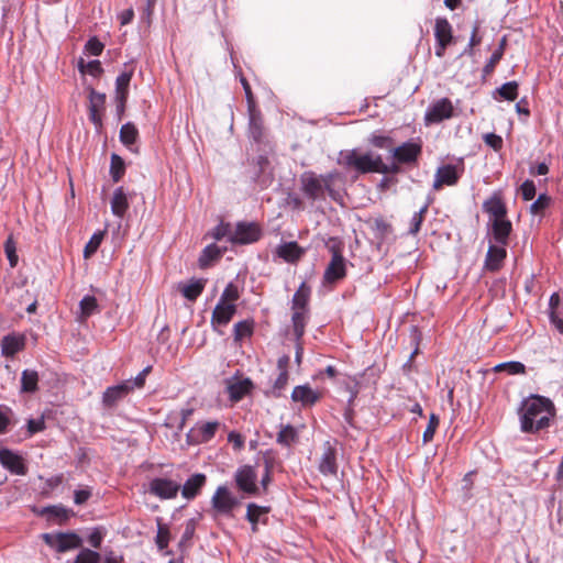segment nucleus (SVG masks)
<instances>
[{
    "instance_id": "43",
    "label": "nucleus",
    "mask_w": 563,
    "mask_h": 563,
    "mask_svg": "<svg viewBox=\"0 0 563 563\" xmlns=\"http://www.w3.org/2000/svg\"><path fill=\"white\" fill-rule=\"evenodd\" d=\"M429 203H424L419 211L415 212L410 220V225L408 230V234L415 236L419 233L421 229V224L424 220V216L428 212Z\"/></svg>"
},
{
    "instance_id": "25",
    "label": "nucleus",
    "mask_w": 563,
    "mask_h": 563,
    "mask_svg": "<svg viewBox=\"0 0 563 563\" xmlns=\"http://www.w3.org/2000/svg\"><path fill=\"white\" fill-rule=\"evenodd\" d=\"M277 255L288 263H296L305 254V250L297 242L283 243L277 247Z\"/></svg>"
},
{
    "instance_id": "48",
    "label": "nucleus",
    "mask_w": 563,
    "mask_h": 563,
    "mask_svg": "<svg viewBox=\"0 0 563 563\" xmlns=\"http://www.w3.org/2000/svg\"><path fill=\"white\" fill-rule=\"evenodd\" d=\"M78 67L81 73H88L93 77L100 76L103 71L101 63L98 59H93L85 64L84 59L81 58L78 63Z\"/></svg>"
},
{
    "instance_id": "47",
    "label": "nucleus",
    "mask_w": 563,
    "mask_h": 563,
    "mask_svg": "<svg viewBox=\"0 0 563 563\" xmlns=\"http://www.w3.org/2000/svg\"><path fill=\"white\" fill-rule=\"evenodd\" d=\"M496 92L505 100L515 101L518 97V82L508 81L496 89Z\"/></svg>"
},
{
    "instance_id": "5",
    "label": "nucleus",
    "mask_w": 563,
    "mask_h": 563,
    "mask_svg": "<svg viewBox=\"0 0 563 563\" xmlns=\"http://www.w3.org/2000/svg\"><path fill=\"white\" fill-rule=\"evenodd\" d=\"M422 154L420 142L407 141L391 150L393 159L407 166H416Z\"/></svg>"
},
{
    "instance_id": "33",
    "label": "nucleus",
    "mask_w": 563,
    "mask_h": 563,
    "mask_svg": "<svg viewBox=\"0 0 563 563\" xmlns=\"http://www.w3.org/2000/svg\"><path fill=\"white\" fill-rule=\"evenodd\" d=\"M41 514L47 516L48 520L55 519L62 523L67 521L74 512L63 505H54L45 507Z\"/></svg>"
},
{
    "instance_id": "59",
    "label": "nucleus",
    "mask_w": 563,
    "mask_h": 563,
    "mask_svg": "<svg viewBox=\"0 0 563 563\" xmlns=\"http://www.w3.org/2000/svg\"><path fill=\"white\" fill-rule=\"evenodd\" d=\"M232 234L231 224L225 222H220L211 232V236L214 240H221L225 236H229Z\"/></svg>"
},
{
    "instance_id": "21",
    "label": "nucleus",
    "mask_w": 563,
    "mask_h": 563,
    "mask_svg": "<svg viewBox=\"0 0 563 563\" xmlns=\"http://www.w3.org/2000/svg\"><path fill=\"white\" fill-rule=\"evenodd\" d=\"M236 312L235 303L218 302L212 311L211 324L227 325Z\"/></svg>"
},
{
    "instance_id": "28",
    "label": "nucleus",
    "mask_w": 563,
    "mask_h": 563,
    "mask_svg": "<svg viewBox=\"0 0 563 563\" xmlns=\"http://www.w3.org/2000/svg\"><path fill=\"white\" fill-rule=\"evenodd\" d=\"M435 42L451 44L453 42L452 25L445 18H437L434 24Z\"/></svg>"
},
{
    "instance_id": "24",
    "label": "nucleus",
    "mask_w": 563,
    "mask_h": 563,
    "mask_svg": "<svg viewBox=\"0 0 563 563\" xmlns=\"http://www.w3.org/2000/svg\"><path fill=\"white\" fill-rule=\"evenodd\" d=\"M483 210L493 219L501 220L507 216V208L501 197L493 195L489 199L484 201Z\"/></svg>"
},
{
    "instance_id": "17",
    "label": "nucleus",
    "mask_w": 563,
    "mask_h": 563,
    "mask_svg": "<svg viewBox=\"0 0 563 563\" xmlns=\"http://www.w3.org/2000/svg\"><path fill=\"white\" fill-rule=\"evenodd\" d=\"M291 399L300 402L302 407H312L321 399V394L313 390L308 384L296 386L291 393Z\"/></svg>"
},
{
    "instance_id": "38",
    "label": "nucleus",
    "mask_w": 563,
    "mask_h": 563,
    "mask_svg": "<svg viewBox=\"0 0 563 563\" xmlns=\"http://www.w3.org/2000/svg\"><path fill=\"white\" fill-rule=\"evenodd\" d=\"M253 332L254 321L252 319L239 321L233 328L234 341L241 342L243 339L252 336Z\"/></svg>"
},
{
    "instance_id": "1",
    "label": "nucleus",
    "mask_w": 563,
    "mask_h": 563,
    "mask_svg": "<svg viewBox=\"0 0 563 563\" xmlns=\"http://www.w3.org/2000/svg\"><path fill=\"white\" fill-rule=\"evenodd\" d=\"M554 416L555 407L549 398L531 395L519 408L520 429L525 433H536L548 428Z\"/></svg>"
},
{
    "instance_id": "2",
    "label": "nucleus",
    "mask_w": 563,
    "mask_h": 563,
    "mask_svg": "<svg viewBox=\"0 0 563 563\" xmlns=\"http://www.w3.org/2000/svg\"><path fill=\"white\" fill-rule=\"evenodd\" d=\"M340 179L341 174L338 170H331L321 175L307 170L299 178L300 191L310 201H324L327 196L338 201L341 196L334 188V184Z\"/></svg>"
},
{
    "instance_id": "19",
    "label": "nucleus",
    "mask_w": 563,
    "mask_h": 563,
    "mask_svg": "<svg viewBox=\"0 0 563 563\" xmlns=\"http://www.w3.org/2000/svg\"><path fill=\"white\" fill-rule=\"evenodd\" d=\"M507 256L506 246L490 244L486 253L485 268L489 272H497L501 268Z\"/></svg>"
},
{
    "instance_id": "37",
    "label": "nucleus",
    "mask_w": 563,
    "mask_h": 563,
    "mask_svg": "<svg viewBox=\"0 0 563 563\" xmlns=\"http://www.w3.org/2000/svg\"><path fill=\"white\" fill-rule=\"evenodd\" d=\"M506 43H507V38H506V36H504L500 40L498 47L495 49V52L492 54L488 62L484 66V68H483L484 76L490 75L494 71L496 65L500 62V59L504 56Z\"/></svg>"
},
{
    "instance_id": "44",
    "label": "nucleus",
    "mask_w": 563,
    "mask_h": 563,
    "mask_svg": "<svg viewBox=\"0 0 563 563\" xmlns=\"http://www.w3.org/2000/svg\"><path fill=\"white\" fill-rule=\"evenodd\" d=\"M101 554L88 548L80 549L74 561L67 563H100Z\"/></svg>"
},
{
    "instance_id": "45",
    "label": "nucleus",
    "mask_w": 563,
    "mask_h": 563,
    "mask_svg": "<svg viewBox=\"0 0 563 563\" xmlns=\"http://www.w3.org/2000/svg\"><path fill=\"white\" fill-rule=\"evenodd\" d=\"M494 371L499 372H506L509 375H517V374H525L526 373V366L523 363L518 361H510L497 364L494 367Z\"/></svg>"
},
{
    "instance_id": "9",
    "label": "nucleus",
    "mask_w": 563,
    "mask_h": 563,
    "mask_svg": "<svg viewBox=\"0 0 563 563\" xmlns=\"http://www.w3.org/2000/svg\"><path fill=\"white\" fill-rule=\"evenodd\" d=\"M213 509L221 515H231L232 510L239 505V500L234 497L228 487L219 486L211 498Z\"/></svg>"
},
{
    "instance_id": "46",
    "label": "nucleus",
    "mask_w": 563,
    "mask_h": 563,
    "mask_svg": "<svg viewBox=\"0 0 563 563\" xmlns=\"http://www.w3.org/2000/svg\"><path fill=\"white\" fill-rule=\"evenodd\" d=\"M79 307H80V314H81L82 319L90 317L92 313H95L98 310V302H97L96 297L89 296V295L85 296L80 300Z\"/></svg>"
},
{
    "instance_id": "20",
    "label": "nucleus",
    "mask_w": 563,
    "mask_h": 563,
    "mask_svg": "<svg viewBox=\"0 0 563 563\" xmlns=\"http://www.w3.org/2000/svg\"><path fill=\"white\" fill-rule=\"evenodd\" d=\"M206 483L207 476L205 474L196 473L191 475L180 487L183 497L188 500L196 498L200 494V490L206 485Z\"/></svg>"
},
{
    "instance_id": "60",
    "label": "nucleus",
    "mask_w": 563,
    "mask_h": 563,
    "mask_svg": "<svg viewBox=\"0 0 563 563\" xmlns=\"http://www.w3.org/2000/svg\"><path fill=\"white\" fill-rule=\"evenodd\" d=\"M103 48V43H101L97 37L89 38L85 45L86 52L93 56L101 55Z\"/></svg>"
},
{
    "instance_id": "4",
    "label": "nucleus",
    "mask_w": 563,
    "mask_h": 563,
    "mask_svg": "<svg viewBox=\"0 0 563 563\" xmlns=\"http://www.w3.org/2000/svg\"><path fill=\"white\" fill-rule=\"evenodd\" d=\"M42 539L46 545L58 553H64L82 545V539L75 532L44 533Z\"/></svg>"
},
{
    "instance_id": "58",
    "label": "nucleus",
    "mask_w": 563,
    "mask_h": 563,
    "mask_svg": "<svg viewBox=\"0 0 563 563\" xmlns=\"http://www.w3.org/2000/svg\"><path fill=\"white\" fill-rule=\"evenodd\" d=\"M288 377H289L288 373L284 372V373L278 374V376L275 379L274 385H273V395L275 397L282 396V390L285 389V387L288 384Z\"/></svg>"
},
{
    "instance_id": "10",
    "label": "nucleus",
    "mask_w": 563,
    "mask_h": 563,
    "mask_svg": "<svg viewBox=\"0 0 563 563\" xmlns=\"http://www.w3.org/2000/svg\"><path fill=\"white\" fill-rule=\"evenodd\" d=\"M180 490V485L169 478L156 477L150 482V494L159 499H173Z\"/></svg>"
},
{
    "instance_id": "61",
    "label": "nucleus",
    "mask_w": 563,
    "mask_h": 563,
    "mask_svg": "<svg viewBox=\"0 0 563 563\" xmlns=\"http://www.w3.org/2000/svg\"><path fill=\"white\" fill-rule=\"evenodd\" d=\"M521 196L525 201H530L536 196V185L532 180L527 179L520 187Z\"/></svg>"
},
{
    "instance_id": "52",
    "label": "nucleus",
    "mask_w": 563,
    "mask_h": 563,
    "mask_svg": "<svg viewBox=\"0 0 563 563\" xmlns=\"http://www.w3.org/2000/svg\"><path fill=\"white\" fill-rule=\"evenodd\" d=\"M551 203V198L547 194H541L530 206V212L532 214L542 213Z\"/></svg>"
},
{
    "instance_id": "13",
    "label": "nucleus",
    "mask_w": 563,
    "mask_h": 563,
    "mask_svg": "<svg viewBox=\"0 0 563 563\" xmlns=\"http://www.w3.org/2000/svg\"><path fill=\"white\" fill-rule=\"evenodd\" d=\"M0 464L15 475H25L27 473L23 457L7 448L0 449Z\"/></svg>"
},
{
    "instance_id": "35",
    "label": "nucleus",
    "mask_w": 563,
    "mask_h": 563,
    "mask_svg": "<svg viewBox=\"0 0 563 563\" xmlns=\"http://www.w3.org/2000/svg\"><path fill=\"white\" fill-rule=\"evenodd\" d=\"M38 379L36 371L24 369L21 374V393H35L38 389Z\"/></svg>"
},
{
    "instance_id": "29",
    "label": "nucleus",
    "mask_w": 563,
    "mask_h": 563,
    "mask_svg": "<svg viewBox=\"0 0 563 563\" xmlns=\"http://www.w3.org/2000/svg\"><path fill=\"white\" fill-rule=\"evenodd\" d=\"M133 74L134 68L132 66L128 68V65H125V69L115 79V97L121 99L129 97V87Z\"/></svg>"
},
{
    "instance_id": "11",
    "label": "nucleus",
    "mask_w": 563,
    "mask_h": 563,
    "mask_svg": "<svg viewBox=\"0 0 563 563\" xmlns=\"http://www.w3.org/2000/svg\"><path fill=\"white\" fill-rule=\"evenodd\" d=\"M462 172L463 167L459 168L457 166L452 164L440 166L434 175V180L432 185L433 189L439 190L443 186L456 185L462 175Z\"/></svg>"
},
{
    "instance_id": "41",
    "label": "nucleus",
    "mask_w": 563,
    "mask_h": 563,
    "mask_svg": "<svg viewBox=\"0 0 563 563\" xmlns=\"http://www.w3.org/2000/svg\"><path fill=\"white\" fill-rule=\"evenodd\" d=\"M157 521V533L155 538V543L158 550L163 551L168 547L170 541V531L167 525L162 522L161 518L156 519Z\"/></svg>"
},
{
    "instance_id": "3",
    "label": "nucleus",
    "mask_w": 563,
    "mask_h": 563,
    "mask_svg": "<svg viewBox=\"0 0 563 563\" xmlns=\"http://www.w3.org/2000/svg\"><path fill=\"white\" fill-rule=\"evenodd\" d=\"M382 155L371 151L361 153L357 150L341 151L338 164L358 174L378 173Z\"/></svg>"
},
{
    "instance_id": "62",
    "label": "nucleus",
    "mask_w": 563,
    "mask_h": 563,
    "mask_svg": "<svg viewBox=\"0 0 563 563\" xmlns=\"http://www.w3.org/2000/svg\"><path fill=\"white\" fill-rule=\"evenodd\" d=\"M401 165L402 163H398L397 161L393 159L391 164H385L383 162V158H380V164L378 168V174H399L401 172Z\"/></svg>"
},
{
    "instance_id": "55",
    "label": "nucleus",
    "mask_w": 563,
    "mask_h": 563,
    "mask_svg": "<svg viewBox=\"0 0 563 563\" xmlns=\"http://www.w3.org/2000/svg\"><path fill=\"white\" fill-rule=\"evenodd\" d=\"M368 142L377 148H389L393 145V139L387 135L372 134Z\"/></svg>"
},
{
    "instance_id": "7",
    "label": "nucleus",
    "mask_w": 563,
    "mask_h": 563,
    "mask_svg": "<svg viewBox=\"0 0 563 563\" xmlns=\"http://www.w3.org/2000/svg\"><path fill=\"white\" fill-rule=\"evenodd\" d=\"M234 481L239 490L246 495H258L260 488L256 485L257 473L251 465H243L239 467L234 474Z\"/></svg>"
},
{
    "instance_id": "39",
    "label": "nucleus",
    "mask_w": 563,
    "mask_h": 563,
    "mask_svg": "<svg viewBox=\"0 0 563 563\" xmlns=\"http://www.w3.org/2000/svg\"><path fill=\"white\" fill-rule=\"evenodd\" d=\"M120 141L128 147L135 144L139 139V130L132 122L124 123L120 129Z\"/></svg>"
},
{
    "instance_id": "6",
    "label": "nucleus",
    "mask_w": 563,
    "mask_h": 563,
    "mask_svg": "<svg viewBox=\"0 0 563 563\" xmlns=\"http://www.w3.org/2000/svg\"><path fill=\"white\" fill-rule=\"evenodd\" d=\"M331 252V261L323 274V282L325 284H334L343 279L346 275L345 260L341 253V249L339 246L332 245Z\"/></svg>"
},
{
    "instance_id": "63",
    "label": "nucleus",
    "mask_w": 563,
    "mask_h": 563,
    "mask_svg": "<svg viewBox=\"0 0 563 563\" xmlns=\"http://www.w3.org/2000/svg\"><path fill=\"white\" fill-rule=\"evenodd\" d=\"M484 142L486 145L492 147L494 151H500L503 148V137L495 133H486L484 135Z\"/></svg>"
},
{
    "instance_id": "53",
    "label": "nucleus",
    "mask_w": 563,
    "mask_h": 563,
    "mask_svg": "<svg viewBox=\"0 0 563 563\" xmlns=\"http://www.w3.org/2000/svg\"><path fill=\"white\" fill-rule=\"evenodd\" d=\"M239 297L240 295L238 287L234 284L230 283L224 288L219 301L223 303H234V301H236Z\"/></svg>"
},
{
    "instance_id": "12",
    "label": "nucleus",
    "mask_w": 563,
    "mask_h": 563,
    "mask_svg": "<svg viewBox=\"0 0 563 563\" xmlns=\"http://www.w3.org/2000/svg\"><path fill=\"white\" fill-rule=\"evenodd\" d=\"M453 115V104L450 99L442 98L432 103L426 112V123H440Z\"/></svg>"
},
{
    "instance_id": "14",
    "label": "nucleus",
    "mask_w": 563,
    "mask_h": 563,
    "mask_svg": "<svg viewBox=\"0 0 563 563\" xmlns=\"http://www.w3.org/2000/svg\"><path fill=\"white\" fill-rule=\"evenodd\" d=\"M318 470L323 476H336L338 474L336 450L329 441L323 444Z\"/></svg>"
},
{
    "instance_id": "26",
    "label": "nucleus",
    "mask_w": 563,
    "mask_h": 563,
    "mask_svg": "<svg viewBox=\"0 0 563 563\" xmlns=\"http://www.w3.org/2000/svg\"><path fill=\"white\" fill-rule=\"evenodd\" d=\"M291 311H292L291 323H292V331H294L295 340L297 342H300L305 334V331H306V325L309 320L310 310H291Z\"/></svg>"
},
{
    "instance_id": "64",
    "label": "nucleus",
    "mask_w": 563,
    "mask_h": 563,
    "mask_svg": "<svg viewBox=\"0 0 563 563\" xmlns=\"http://www.w3.org/2000/svg\"><path fill=\"white\" fill-rule=\"evenodd\" d=\"M44 429L45 421L43 417L27 420V431L30 432V434H35L37 432L43 431Z\"/></svg>"
},
{
    "instance_id": "34",
    "label": "nucleus",
    "mask_w": 563,
    "mask_h": 563,
    "mask_svg": "<svg viewBox=\"0 0 563 563\" xmlns=\"http://www.w3.org/2000/svg\"><path fill=\"white\" fill-rule=\"evenodd\" d=\"M206 279H192L189 284L180 286L179 290L189 301H195L203 291Z\"/></svg>"
},
{
    "instance_id": "56",
    "label": "nucleus",
    "mask_w": 563,
    "mask_h": 563,
    "mask_svg": "<svg viewBox=\"0 0 563 563\" xmlns=\"http://www.w3.org/2000/svg\"><path fill=\"white\" fill-rule=\"evenodd\" d=\"M89 109L100 111L106 102V95L91 89L89 92Z\"/></svg>"
},
{
    "instance_id": "16",
    "label": "nucleus",
    "mask_w": 563,
    "mask_h": 563,
    "mask_svg": "<svg viewBox=\"0 0 563 563\" xmlns=\"http://www.w3.org/2000/svg\"><path fill=\"white\" fill-rule=\"evenodd\" d=\"M220 423L218 421L197 423L196 427L189 431L188 437L196 443H207L216 435Z\"/></svg>"
},
{
    "instance_id": "51",
    "label": "nucleus",
    "mask_w": 563,
    "mask_h": 563,
    "mask_svg": "<svg viewBox=\"0 0 563 563\" xmlns=\"http://www.w3.org/2000/svg\"><path fill=\"white\" fill-rule=\"evenodd\" d=\"M440 419L435 413H431L429 418L428 426L423 432L422 440L423 443H429L433 440L435 431L439 427Z\"/></svg>"
},
{
    "instance_id": "30",
    "label": "nucleus",
    "mask_w": 563,
    "mask_h": 563,
    "mask_svg": "<svg viewBox=\"0 0 563 563\" xmlns=\"http://www.w3.org/2000/svg\"><path fill=\"white\" fill-rule=\"evenodd\" d=\"M224 251H225V249L222 250L216 244L207 245L202 250V252L198 258L199 267L205 269V268L211 266V264L214 261L219 260L222 256Z\"/></svg>"
},
{
    "instance_id": "50",
    "label": "nucleus",
    "mask_w": 563,
    "mask_h": 563,
    "mask_svg": "<svg viewBox=\"0 0 563 563\" xmlns=\"http://www.w3.org/2000/svg\"><path fill=\"white\" fill-rule=\"evenodd\" d=\"M103 239V232H96L92 234L88 243L86 244L84 249V257L89 258L91 255H93L97 250L99 249L101 242Z\"/></svg>"
},
{
    "instance_id": "57",
    "label": "nucleus",
    "mask_w": 563,
    "mask_h": 563,
    "mask_svg": "<svg viewBox=\"0 0 563 563\" xmlns=\"http://www.w3.org/2000/svg\"><path fill=\"white\" fill-rule=\"evenodd\" d=\"M412 341L416 344L415 350L411 352L409 360L404 364V371L410 372L412 368V360L419 353L420 333L417 328L412 329Z\"/></svg>"
},
{
    "instance_id": "40",
    "label": "nucleus",
    "mask_w": 563,
    "mask_h": 563,
    "mask_svg": "<svg viewBox=\"0 0 563 563\" xmlns=\"http://www.w3.org/2000/svg\"><path fill=\"white\" fill-rule=\"evenodd\" d=\"M298 439L297 430L291 424L282 426L277 433V443L289 448Z\"/></svg>"
},
{
    "instance_id": "15",
    "label": "nucleus",
    "mask_w": 563,
    "mask_h": 563,
    "mask_svg": "<svg viewBox=\"0 0 563 563\" xmlns=\"http://www.w3.org/2000/svg\"><path fill=\"white\" fill-rule=\"evenodd\" d=\"M133 390L130 382H124L115 386L108 387L102 396V404L107 408L114 407L120 400L125 398Z\"/></svg>"
},
{
    "instance_id": "49",
    "label": "nucleus",
    "mask_w": 563,
    "mask_h": 563,
    "mask_svg": "<svg viewBox=\"0 0 563 563\" xmlns=\"http://www.w3.org/2000/svg\"><path fill=\"white\" fill-rule=\"evenodd\" d=\"M197 519L191 518L186 521L185 523V530L183 532L181 539L179 541V547H187L190 544L191 539L195 536L196 528H197Z\"/></svg>"
},
{
    "instance_id": "42",
    "label": "nucleus",
    "mask_w": 563,
    "mask_h": 563,
    "mask_svg": "<svg viewBox=\"0 0 563 563\" xmlns=\"http://www.w3.org/2000/svg\"><path fill=\"white\" fill-rule=\"evenodd\" d=\"M125 173V163L123 158L113 153L111 155V162H110V175L114 183H118Z\"/></svg>"
},
{
    "instance_id": "8",
    "label": "nucleus",
    "mask_w": 563,
    "mask_h": 563,
    "mask_svg": "<svg viewBox=\"0 0 563 563\" xmlns=\"http://www.w3.org/2000/svg\"><path fill=\"white\" fill-rule=\"evenodd\" d=\"M261 228L255 222H239L234 232L230 235V242L234 244H250L260 240Z\"/></svg>"
},
{
    "instance_id": "23",
    "label": "nucleus",
    "mask_w": 563,
    "mask_h": 563,
    "mask_svg": "<svg viewBox=\"0 0 563 563\" xmlns=\"http://www.w3.org/2000/svg\"><path fill=\"white\" fill-rule=\"evenodd\" d=\"M249 133L250 136L256 142H262L264 137V125L261 111L254 107L249 108Z\"/></svg>"
},
{
    "instance_id": "18",
    "label": "nucleus",
    "mask_w": 563,
    "mask_h": 563,
    "mask_svg": "<svg viewBox=\"0 0 563 563\" xmlns=\"http://www.w3.org/2000/svg\"><path fill=\"white\" fill-rule=\"evenodd\" d=\"M25 347V336L22 334H7L1 340V354L4 357H13Z\"/></svg>"
},
{
    "instance_id": "27",
    "label": "nucleus",
    "mask_w": 563,
    "mask_h": 563,
    "mask_svg": "<svg viewBox=\"0 0 563 563\" xmlns=\"http://www.w3.org/2000/svg\"><path fill=\"white\" fill-rule=\"evenodd\" d=\"M111 211L115 217L123 218L128 208V195L125 194L123 187H118L111 199Z\"/></svg>"
},
{
    "instance_id": "31",
    "label": "nucleus",
    "mask_w": 563,
    "mask_h": 563,
    "mask_svg": "<svg viewBox=\"0 0 563 563\" xmlns=\"http://www.w3.org/2000/svg\"><path fill=\"white\" fill-rule=\"evenodd\" d=\"M253 387V383L250 378H244L238 382H234L228 386V393L230 399L233 401L241 400L244 396H246Z\"/></svg>"
},
{
    "instance_id": "54",
    "label": "nucleus",
    "mask_w": 563,
    "mask_h": 563,
    "mask_svg": "<svg viewBox=\"0 0 563 563\" xmlns=\"http://www.w3.org/2000/svg\"><path fill=\"white\" fill-rule=\"evenodd\" d=\"M4 252L9 260L10 266L14 267L18 264V255H16V247L15 242L13 241L12 236H9L4 243Z\"/></svg>"
},
{
    "instance_id": "32",
    "label": "nucleus",
    "mask_w": 563,
    "mask_h": 563,
    "mask_svg": "<svg viewBox=\"0 0 563 563\" xmlns=\"http://www.w3.org/2000/svg\"><path fill=\"white\" fill-rule=\"evenodd\" d=\"M310 288L301 283L292 296L291 310H309Z\"/></svg>"
},
{
    "instance_id": "22",
    "label": "nucleus",
    "mask_w": 563,
    "mask_h": 563,
    "mask_svg": "<svg viewBox=\"0 0 563 563\" xmlns=\"http://www.w3.org/2000/svg\"><path fill=\"white\" fill-rule=\"evenodd\" d=\"M511 231H512V224L507 218L501 219V220H493L492 233H493L494 241L497 244L507 246Z\"/></svg>"
},
{
    "instance_id": "36",
    "label": "nucleus",
    "mask_w": 563,
    "mask_h": 563,
    "mask_svg": "<svg viewBox=\"0 0 563 563\" xmlns=\"http://www.w3.org/2000/svg\"><path fill=\"white\" fill-rule=\"evenodd\" d=\"M269 512V507L258 506L254 503H250L246 507V520L252 525V531H257V523L263 516Z\"/></svg>"
}]
</instances>
